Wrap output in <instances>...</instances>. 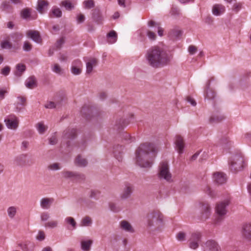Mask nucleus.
<instances>
[{
	"label": "nucleus",
	"instance_id": "25",
	"mask_svg": "<svg viewBox=\"0 0 251 251\" xmlns=\"http://www.w3.org/2000/svg\"><path fill=\"white\" fill-rule=\"evenodd\" d=\"M75 163L79 167H84L87 166L88 162L85 158H83L80 155H78L75 159Z\"/></svg>",
	"mask_w": 251,
	"mask_h": 251
},
{
	"label": "nucleus",
	"instance_id": "20",
	"mask_svg": "<svg viewBox=\"0 0 251 251\" xmlns=\"http://www.w3.org/2000/svg\"><path fill=\"white\" fill-rule=\"evenodd\" d=\"M242 234L245 238L251 240V224H246L243 226Z\"/></svg>",
	"mask_w": 251,
	"mask_h": 251
},
{
	"label": "nucleus",
	"instance_id": "60",
	"mask_svg": "<svg viewBox=\"0 0 251 251\" xmlns=\"http://www.w3.org/2000/svg\"><path fill=\"white\" fill-rule=\"evenodd\" d=\"M10 71V68L8 66L4 67L1 71V74L4 75H7Z\"/></svg>",
	"mask_w": 251,
	"mask_h": 251
},
{
	"label": "nucleus",
	"instance_id": "18",
	"mask_svg": "<svg viewBox=\"0 0 251 251\" xmlns=\"http://www.w3.org/2000/svg\"><path fill=\"white\" fill-rule=\"evenodd\" d=\"M175 143L176 145V148L179 153H182L184 147V141L182 137L180 135H176V136Z\"/></svg>",
	"mask_w": 251,
	"mask_h": 251
},
{
	"label": "nucleus",
	"instance_id": "33",
	"mask_svg": "<svg viewBox=\"0 0 251 251\" xmlns=\"http://www.w3.org/2000/svg\"><path fill=\"white\" fill-rule=\"evenodd\" d=\"M44 226L46 228H54L58 226V221L57 220H51L46 222Z\"/></svg>",
	"mask_w": 251,
	"mask_h": 251
},
{
	"label": "nucleus",
	"instance_id": "12",
	"mask_svg": "<svg viewBox=\"0 0 251 251\" xmlns=\"http://www.w3.org/2000/svg\"><path fill=\"white\" fill-rule=\"evenodd\" d=\"M226 175L222 172H216L213 174V180L215 184H222L226 182Z\"/></svg>",
	"mask_w": 251,
	"mask_h": 251
},
{
	"label": "nucleus",
	"instance_id": "16",
	"mask_svg": "<svg viewBox=\"0 0 251 251\" xmlns=\"http://www.w3.org/2000/svg\"><path fill=\"white\" fill-rule=\"evenodd\" d=\"M129 123V122L127 120L120 118L116 121L114 126V129L117 131L121 130L128 125Z\"/></svg>",
	"mask_w": 251,
	"mask_h": 251
},
{
	"label": "nucleus",
	"instance_id": "2",
	"mask_svg": "<svg viewBox=\"0 0 251 251\" xmlns=\"http://www.w3.org/2000/svg\"><path fill=\"white\" fill-rule=\"evenodd\" d=\"M157 152V149L153 144H141L136 151L137 164L141 167H150Z\"/></svg>",
	"mask_w": 251,
	"mask_h": 251
},
{
	"label": "nucleus",
	"instance_id": "31",
	"mask_svg": "<svg viewBox=\"0 0 251 251\" xmlns=\"http://www.w3.org/2000/svg\"><path fill=\"white\" fill-rule=\"evenodd\" d=\"M53 201V199L44 198L41 201V206L44 209H48Z\"/></svg>",
	"mask_w": 251,
	"mask_h": 251
},
{
	"label": "nucleus",
	"instance_id": "54",
	"mask_svg": "<svg viewBox=\"0 0 251 251\" xmlns=\"http://www.w3.org/2000/svg\"><path fill=\"white\" fill-rule=\"evenodd\" d=\"M48 168L49 170L55 171L58 170L60 169V167L59 166V164L57 163H54L51 164L48 166Z\"/></svg>",
	"mask_w": 251,
	"mask_h": 251
},
{
	"label": "nucleus",
	"instance_id": "11",
	"mask_svg": "<svg viewBox=\"0 0 251 251\" xmlns=\"http://www.w3.org/2000/svg\"><path fill=\"white\" fill-rule=\"evenodd\" d=\"M26 35L27 38L31 39L37 43L40 44L42 42L39 32L37 30H29L26 31Z\"/></svg>",
	"mask_w": 251,
	"mask_h": 251
},
{
	"label": "nucleus",
	"instance_id": "49",
	"mask_svg": "<svg viewBox=\"0 0 251 251\" xmlns=\"http://www.w3.org/2000/svg\"><path fill=\"white\" fill-rule=\"evenodd\" d=\"M92 112V109L91 107H89L88 105H84L82 107L81 112V113L86 116L87 117V115L88 114H89L90 113H91Z\"/></svg>",
	"mask_w": 251,
	"mask_h": 251
},
{
	"label": "nucleus",
	"instance_id": "5",
	"mask_svg": "<svg viewBox=\"0 0 251 251\" xmlns=\"http://www.w3.org/2000/svg\"><path fill=\"white\" fill-rule=\"evenodd\" d=\"M231 170L237 172L241 170L245 166L244 160L241 155L233 156L230 162Z\"/></svg>",
	"mask_w": 251,
	"mask_h": 251
},
{
	"label": "nucleus",
	"instance_id": "14",
	"mask_svg": "<svg viewBox=\"0 0 251 251\" xmlns=\"http://www.w3.org/2000/svg\"><path fill=\"white\" fill-rule=\"evenodd\" d=\"M82 63L79 60H75L72 63L71 68V73L74 75H78L81 74Z\"/></svg>",
	"mask_w": 251,
	"mask_h": 251
},
{
	"label": "nucleus",
	"instance_id": "1",
	"mask_svg": "<svg viewBox=\"0 0 251 251\" xmlns=\"http://www.w3.org/2000/svg\"><path fill=\"white\" fill-rule=\"evenodd\" d=\"M145 58L149 65L159 68L170 64L173 55L163 47L154 46L147 50Z\"/></svg>",
	"mask_w": 251,
	"mask_h": 251
},
{
	"label": "nucleus",
	"instance_id": "56",
	"mask_svg": "<svg viewBox=\"0 0 251 251\" xmlns=\"http://www.w3.org/2000/svg\"><path fill=\"white\" fill-rule=\"evenodd\" d=\"M206 193L212 198H215L217 196V193L215 189H207Z\"/></svg>",
	"mask_w": 251,
	"mask_h": 251
},
{
	"label": "nucleus",
	"instance_id": "51",
	"mask_svg": "<svg viewBox=\"0 0 251 251\" xmlns=\"http://www.w3.org/2000/svg\"><path fill=\"white\" fill-rule=\"evenodd\" d=\"M32 45L28 41H25L23 45V50L25 51H29L32 50Z\"/></svg>",
	"mask_w": 251,
	"mask_h": 251
},
{
	"label": "nucleus",
	"instance_id": "32",
	"mask_svg": "<svg viewBox=\"0 0 251 251\" xmlns=\"http://www.w3.org/2000/svg\"><path fill=\"white\" fill-rule=\"evenodd\" d=\"M25 65L23 64L19 63L16 66V71L15 72V75L19 77L21 76L23 72L25 70Z\"/></svg>",
	"mask_w": 251,
	"mask_h": 251
},
{
	"label": "nucleus",
	"instance_id": "37",
	"mask_svg": "<svg viewBox=\"0 0 251 251\" xmlns=\"http://www.w3.org/2000/svg\"><path fill=\"white\" fill-rule=\"evenodd\" d=\"M182 34V31L178 29H173L170 32V35L174 39L179 38Z\"/></svg>",
	"mask_w": 251,
	"mask_h": 251
},
{
	"label": "nucleus",
	"instance_id": "48",
	"mask_svg": "<svg viewBox=\"0 0 251 251\" xmlns=\"http://www.w3.org/2000/svg\"><path fill=\"white\" fill-rule=\"evenodd\" d=\"M89 193L91 198L98 199L100 195V192L98 189H91Z\"/></svg>",
	"mask_w": 251,
	"mask_h": 251
},
{
	"label": "nucleus",
	"instance_id": "29",
	"mask_svg": "<svg viewBox=\"0 0 251 251\" xmlns=\"http://www.w3.org/2000/svg\"><path fill=\"white\" fill-rule=\"evenodd\" d=\"M121 227L125 231L133 232L134 230L129 223L126 221H122L120 223Z\"/></svg>",
	"mask_w": 251,
	"mask_h": 251
},
{
	"label": "nucleus",
	"instance_id": "30",
	"mask_svg": "<svg viewBox=\"0 0 251 251\" xmlns=\"http://www.w3.org/2000/svg\"><path fill=\"white\" fill-rule=\"evenodd\" d=\"M107 37L108 43L113 44L115 43L117 40V34L115 31L112 30L107 34Z\"/></svg>",
	"mask_w": 251,
	"mask_h": 251
},
{
	"label": "nucleus",
	"instance_id": "58",
	"mask_svg": "<svg viewBox=\"0 0 251 251\" xmlns=\"http://www.w3.org/2000/svg\"><path fill=\"white\" fill-rule=\"evenodd\" d=\"M45 238V234L43 231H39L36 237V239L39 241L44 240Z\"/></svg>",
	"mask_w": 251,
	"mask_h": 251
},
{
	"label": "nucleus",
	"instance_id": "7",
	"mask_svg": "<svg viewBox=\"0 0 251 251\" xmlns=\"http://www.w3.org/2000/svg\"><path fill=\"white\" fill-rule=\"evenodd\" d=\"M201 234L200 232H193L188 239L189 247L193 250L197 249L201 240Z\"/></svg>",
	"mask_w": 251,
	"mask_h": 251
},
{
	"label": "nucleus",
	"instance_id": "59",
	"mask_svg": "<svg viewBox=\"0 0 251 251\" xmlns=\"http://www.w3.org/2000/svg\"><path fill=\"white\" fill-rule=\"evenodd\" d=\"M64 43V39L62 37L57 41L55 44V46L57 49H60Z\"/></svg>",
	"mask_w": 251,
	"mask_h": 251
},
{
	"label": "nucleus",
	"instance_id": "46",
	"mask_svg": "<svg viewBox=\"0 0 251 251\" xmlns=\"http://www.w3.org/2000/svg\"><path fill=\"white\" fill-rule=\"evenodd\" d=\"M132 193L131 189H123V191L121 194V197L123 199H127L130 197Z\"/></svg>",
	"mask_w": 251,
	"mask_h": 251
},
{
	"label": "nucleus",
	"instance_id": "36",
	"mask_svg": "<svg viewBox=\"0 0 251 251\" xmlns=\"http://www.w3.org/2000/svg\"><path fill=\"white\" fill-rule=\"evenodd\" d=\"M25 159L26 155L21 154L15 158V162L18 165H23L25 163Z\"/></svg>",
	"mask_w": 251,
	"mask_h": 251
},
{
	"label": "nucleus",
	"instance_id": "28",
	"mask_svg": "<svg viewBox=\"0 0 251 251\" xmlns=\"http://www.w3.org/2000/svg\"><path fill=\"white\" fill-rule=\"evenodd\" d=\"M48 5V3L45 0H38L37 9L41 13H43Z\"/></svg>",
	"mask_w": 251,
	"mask_h": 251
},
{
	"label": "nucleus",
	"instance_id": "35",
	"mask_svg": "<svg viewBox=\"0 0 251 251\" xmlns=\"http://www.w3.org/2000/svg\"><path fill=\"white\" fill-rule=\"evenodd\" d=\"M92 244V240L82 241L81 242V249L84 251H89Z\"/></svg>",
	"mask_w": 251,
	"mask_h": 251
},
{
	"label": "nucleus",
	"instance_id": "6",
	"mask_svg": "<svg viewBox=\"0 0 251 251\" xmlns=\"http://www.w3.org/2000/svg\"><path fill=\"white\" fill-rule=\"evenodd\" d=\"M159 177L164 178L168 182L172 181V175L169 171L168 163L167 161H162L159 165Z\"/></svg>",
	"mask_w": 251,
	"mask_h": 251
},
{
	"label": "nucleus",
	"instance_id": "23",
	"mask_svg": "<svg viewBox=\"0 0 251 251\" xmlns=\"http://www.w3.org/2000/svg\"><path fill=\"white\" fill-rule=\"evenodd\" d=\"M76 135L75 129H67L64 131L63 136L65 139H74Z\"/></svg>",
	"mask_w": 251,
	"mask_h": 251
},
{
	"label": "nucleus",
	"instance_id": "38",
	"mask_svg": "<svg viewBox=\"0 0 251 251\" xmlns=\"http://www.w3.org/2000/svg\"><path fill=\"white\" fill-rule=\"evenodd\" d=\"M21 17L24 19H27L31 16V9L26 8L23 9L21 12Z\"/></svg>",
	"mask_w": 251,
	"mask_h": 251
},
{
	"label": "nucleus",
	"instance_id": "10",
	"mask_svg": "<svg viewBox=\"0 0 251 251\" xmlns=\"http://www.w3.org/2000/svg\"><path fill=\"white\" fill-rule=\"evenodd\" d=\"M220 247L214 240H208L204 244L203 251H220Z\"/></svg>",
	"mask_w": 251,
	"mask_h": 251
},
{
	"label": "nucleus",
	"instance_id": "3",
	"mask_svg": "<svg viewBox=\"0 0 251 251\" xmlns=\"http://www.w3.org/2000/svg\"><path fill=\"white\" fill-rule=\"evenodd\" d=\"M163 220V216L160 211H153L148 216V225L159 227L162 225Z\"/></svg>",
	"mask_w": 251,
	"mask_h": 251
},
{
	"label": "nucleus",
	"instance_id": "43",
	"mask_svg": "<svg viewBox=\"0 0 251 251\" xmlns=\"http://www.w3.org/2000/svg\"><path fill=\"white\" fill-rule=\"evenodd\" d=\"M19 246L21 247L22 250L24 251H29L30 249H33L34 245L30 243H26L25 244H20Z\"/></svg>",
	"mask_w": 251,
	"mask_h": 251
},
{
	"label": "nucleus",
	"instance_id": "64",
	"mask_svg": "<svg viewBox=\"0 0 251 251\" xmlns=\"http://www.w3.org/2000/svg\"><path fill=\"white\" fill-rule=\"evenodd\" d=\"M123 136L125 140H126L127 143H130L134 140L127 133H125Z\"/></svg>",
	"mask_w": 251,
	"mask_h": 251
},
{
	"label": "nucleus",
	"instance_id": "41",
	"mask_svg": "<svg viewBox=\"0 0 251 251\" xmlns=\"http://www.w3.org/2000/svg\"><path fill=\"white\" fill-rule=\"evenodd\" d=\"M83 5L85 9H91L95 7V1L94 0H85L83 2Z\"/></svg>",
	"mask_w": 251,
	"mask_h": 251
},
{
	"label": "nucleus",
	"instance_id": "17",
	"mask_svg": "<svg viewBox=\"0 0 251 251\" xmlns=\"http://www.w3.org/2000/svg\"><path fill=\"white\" fill-rule=\"evenodd\" d=\"M124 147L122 146L117 145L113 147V152L114 157L119 161H122Z\"/></svg>",
	"mask_w": 251,
	"mask_h": 251
},
{
	"label": "nucleus",
	"instance_id": "4",
	"mask_svg": "<svg viewBox=\"0 0 251 251\" xmlns=\"http://www.w3.org/2000/svg\"><path fill=\"white\" fill-rule=\"evenodd\" d=\"M229 201L227 200L219 202L215 207V212L217 214L216 222H220L226 214L227 212V206L228 205Z\"/></svg>",
	"mask_w": 251,
	"mask_h": 251
},
{
	"label": "nucleus",
	"instance_id": "39",
	"mask_svg": "<svg viewBox=\"0 0 251 251\" xmlns=\"http://www.w3.org/2000/svg\"><path fill=\"white\" fill-rule=\"evenodd\" d=\"M60 5L64 6L67 10H71L74 8V5L70 0H68L62 1Z\"/></svg>",
	"mask_w": 251,
	"mask_h": 251
},
{
	"label": "nucleus",
	"instance_id": "63",
	"mask_svg": "<svg viewBox=\"0 0 251 251\" xmlns=\"http://www.w3.org/2000/svg\"><path fill=\"white\" fill-rule=\"evenodd\" d=\"M185 234L184 232H179L177 235V239L180 241L185 240Z\"/></svg>",
	"mask_w": 251,
	"mask_h": 251
},
{
	"label": "nucleus",
	"instance_id": "27",
	"mask_svg": "<svg viewBox=\"0 0 251 251\" xmlns=\"http://www.w3.org/2000/svg\"><path fill=\"white\" fill-rule=\"evenodd\" d=\"M225 117L222 114H216L213 115L209 119V122L211 124L217 123L220 122L225 119Z\"/></svg>",
	"mask_w": 251,
	"mask_h": 251
},
{
	"label": "nucleus",
	"instance_id": "62",
	"mask_svg": "<svg viewBox=\"0 0 251 251\" xmlns=\"http://www.w3.org/2000/svg\"><path fill=\"white\" fill-rule=\"evenodd\" d=\"M109 207H110L111 210H112V211H113L114 212H118L120 210V208L117 207L116 206V205L114 203H110L109 204Z\"/></svg>",
	"mask_w": 251,
	"mask_h": 251
},
{
	"label": "nucleus",
	"instance_id": "8",
	"mask_svg": "<svg viewBox=\"0 0 251 251\" xmlns=\"http://www.w3.org/2000/svg\"><path fill=\"white\" fill-rule=\"evenodd\" d=\"M4 122L7 128L11 129H16L19 125V120L14 115L8 116L4 120Z\"/></svg>",
	"mask_w": 251,
	"mask_h": 251
},
{
	"label": "nucleus",
	"instance_id": "13",
	"mask_svg": "<svg viewBox=\"0 0 251 251\" xmlns=\"http://www.w3.org/2000/svg\"><path fill=\"white\" fill-rule=\"evenodd\" d=\"M201 219L205 221L207 219L211 214V209L208 203H202L201 206Z\"/></svg>",
	"mask_w": 251,
	"mask_h": 251
},
{
	"label": "nucleus",
	"instance_id": "22",
	"mask_svg": "<svg viewBox=\"0 0 251 251\" xmlns=\"http://www.w3.org/2000/svg\"><path fill=\"white\" fill-rule=\"evenodd\" d=\"M18 101L16 102V111L17 112H20L23 108L21 107L20 106H25L26 105V100L25 97L22 96H19L17 97Z\"/></svg>",
	"mask_w": 251,
	"mask_h": 251
},
{
	"label": "nucleus",
	"instance_id": "9",
	"mask_svg": "<svg viewBox=\"0 0 251 251\" xmlns=\"http://www.w3.org/2000/svg\"><path fill=\"white\" fill-rule=\"evenodd\" d=\"M62 174L65 178H71L78 181H82L85 179V176L78 173L65 171L62 172Z\"/></svg>",
	"mask_w": 251,
	"mask_h": 251
},
{
	"label": "nucleus",
	"instance_id": "57",
	"mask_svg": "<svg viewBox=\"0 0 251 251\" xmlns=\"http://www.w3.org/2000/svg\"><path fill=\"white\" fill-rule=\"evenodd\" d=\"M155 31H154V30H148L147 31V36L151 40H154L155 39L156 35L155 34Z\"/></svg>",
	"mask_w": 251,
	"mask_h": 251
},
{
	"label": "nucleus",
	"instance_id": "61",
	"mask_svg": "<svg viewBox=\"0 0 251 251\" xmlns=\"http://www.w3.org/2000/svg\"><path fill=\"white\" fill-rule=\"evenodd\" d=\"M197 51V48L193 45H191L188 48V51L191 54H194Z\"/></svg>",
	"mask_w": 251,
	"mask_h": 251
},
{
	"label": "nucleus",
	"instance_id": "15",
	"mask_svg": "<svg viewBox=\"0 0 251 251\" xmlns=\"http://www.w3.org/2000/svg\"><path fill=\"white\" fill-rule=\"evenodd\" d=\"M213 79V78H211L210 80L208 81L206 83V89L205 92H204V97L205 99H207L208 100H212L214 99L215 97L216 94L214 90L210 88V82Z\"/></svg>",
	"mask_w": 251,
	"mask_h": 251
},
{
	"label": "nucleus",
	"instance_id": "50",
	"mask_svg": "<svg viewBox=\"0 0 251 251\" xmlns=\"http://www.w3.org/2000/svg\"><path fill=\"white\" fill-rule=\"evenodd\" d=\"M51 12L55 17L59 18L62 16V11L59 8L56 7L52 9Z\"/></svg>",
	"mask_w": 251,
	"mask_h": 251
},
{
	"label": "nucleus",
	"instance_id": "52",
	"mask_svg": "<svg viewBox=\"0 0 251 251\" xmlns=\"http://www.w3.org/2000/svg\"><path fill=\"white\" fill-rule=\"evenodd\" d=\"M65 221L67 223L70 224L74 228L76 227V222L74 218L71 217H67L65 219Z\"/></svg>",
	"mask_w": 251,
	"mask_h": 251
},
{
	"label": "nucleus",
	"instance_id": "21",
	"mask_svg": "<svg viewBox=\"0 0 251 251\" xmlns=\"http://www.w3.org/2000/svg\"><path fill=\"white\" fill-rule=\"evenodd\" d=\"M148 25L152 27L153 28V30L155 32L157 31L159 36H162L163 35V29L160 26L159 23L151 20L149 22Z\"/></svg>",
	"mask_w": 251,
	"mask_h": 251
},
{
	"label": "nucleus",
	"instance_id": "53",
	"mask_svg": "<svg viewBox=\"0 0 251 251\" xmlns=\"http://www.w3.org/2000/svg\"><path fill=\"white\" fill-rule=\"evenodd\" d=\"M40 217L41 220L42 222H46L50 218V215L47 212H44L41 213Z\"/></svg>",
	"mask_w": 251,
	"mask_h": 251
},
{
	"label": "nucleus",
	"instance_id": "26",
	"mask_svg": "<svg viewBox=\"0 0 251 251\" xmlns=\"http://www.w3.org/2000/svg\"><path fill=\"white\" fill-rule=\"evenodd\" d=\"M25 85L26 87L29 89H32L37 86L35 77L33 76L28 77L25 82Z\"/></svg>",
	"mask_w": 251,
	"mask_h": 251
},
{
	"label": "nucleus",
	"instance_id": "19",
	"mask_svg": "<svg viewBox=\"0 0 251 251\" xmlns=\"http://www.w3.org/2000/svg\"><path fill=\"white\" fill-rule=\"evenodd\" d=\"M98 60L95 58H90L86 63V73L90 74L92 73L93 68L98 65Z\"/></svg>",
	"mask_w": 251,
	"mask_h": 251
},
{
	"label": "nucleus",
	"instance_id": "34",
	"mask_svg": "<svg viewBox=\"0 0 251 251\" xmlns=\"http://www.w3.org/2000/svg\"><path fill=\"white\" fill-rule=\"evenodd\" d=\"M9 37H7L6 39L3 40L0 43V47L2 49H11L12 47V44L9 41Z\"/></svg>",
	"mask_w": 251,
	"mask_h": 251
},
{
	"label": "nucleus",
	"instance_id": "44",
	"mask_svg": "<svg viewBox=\"0 0 251 251\" xmlns=\"http://www.w3.org/2000/svg\"><path fill=\"white\" fill-rule=\"evenodd\" d=\"M37 128L40 134H44L47 130L48 127L42 122L38 123L36 125Z\"/></svg>",
	"mask_w": 251,
	"mask_h": 251
},
{
	"label": "nucleus",
	"instance_id": "47",
	"mask_svg": "<svg viewBox=\"0 0 251 251\" xmlns=\"http://www.w3.org/2000/svg\"><path fill=\"white\" fill-rule=\"evenodd\" d=\"M11 37L14 39V41L16 42L20 41L23 38V34L20 32H15L11 35Z\"/></svg>",
	"mask_w": 251,
	"mask_h": 251
},
{
	"label": "nucleus",
	"instance_id": "24",
	"mask_svg": "<svg viewBox=\"0 0 251 251\" xmlns=\"http://www.w3.org/2000/svg\"><path fill=\"white\" fill-rule=\"evenodd\" d=\"M225 11V7L222 4H216L212 8V13L214 15L219 16Z\"/></svg>",
	"mask_w": 251,
	"mask_h": 251
},
{
	"label": "nucleus",
	"instance_id": "55",
	"mask_svg": "<svg viewBox=\"0 0 251 251\" xmlns=\"http://www.w3.org/2000/svg\"><path fill=\"white\" fill-rule=\"evenodd\" d=\"M229 143L228 139L227 137H224L220 139V145L224 148L226 147V145Z\"/></svg>",
	"mask_w": 251,
	"mask_h": 251
},
{
	"label": "nucleus",
	"instance_id": "42",
	"mask_svg": "<svg viewBox=\"0 0 251 251\" xmlns=\"http://www.w3.org/2000/svg\"><path fill=\"white\" fill-rule=\"evenodd\" d=\"M92 221L90 217L86 216L82 219L81 222V226H90L92 225Z\"/></svg>",
	"mask_w": 251,
	"mask_h": 251
},
{
	"label": "nucleus",
	"instance_id": "45",
	"mask_svg": "<svg viewBox=\"0 0 251 251\" xmlns=\"http://www.w3.org/2000/svg\"><path fill=\"white\" fill-rule=\"evenodd\" d=\"M17 212V208L14 206H11L7 209L8 216L12 219L14 217Z\"/></svg>",
	"mask_w": 251,
	"mask_h": 251
},
{
	"label": "nucleus",
	"instance_id": "40",
	"mask_svg": "<svg viewBox=\"0 0 251 251\" xmlns=\"http://www.w3.org/2000/svg\"><path fill=\"white\" fill-rule=\"evenodd\" d=\"M52 70L53 72L59 75H61L64 73V70L57 63L54 64L52 66Z\"/></svg>",
	"mask_w": 251,
	"mask_h": 251
}]
</instances>
